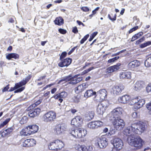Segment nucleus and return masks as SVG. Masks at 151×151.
<instances>
[{"label": "nucleus", "instance_id": "1", "mask_svg": "<svg viewBox=\"0 0 151 151\" xmlns=\"http://www.w3.org/2000/svg\"><path fill=\"white\" fill-rule=\"evenodd\" d=\"M130 125L125 128L123 134L128 137L127 141L129 144L136 149L141 148L142 146L143 142L140 137L136 138L134 133L140 134L145 129V124L141 122L134 121L129 124Z\"/></svg>", "mask_w": 151, "mask_h": 151}, {"label": "nucleus", "instance_id": "2", "mask_svg": "<svg viewBox=\"0 0 151 151\" xmlns=\"http://www.w3.org/2000/svg\"><path fill=\"white\" fill-rule=\"evenodd\" d=\"M108 134H106L105 135L101 137V138H98L97 139V142L96 143L100 148H105L108 145V140L106 137L107 136H110L112 134H114L115 133V130L112 129V131L109 130Z\"/></svg>", "mask_w": 151, "mask_h": 151}, {"label": "nucleus", "instance_id": "3", "mask_svg": "<svg viewBox=\"0 0 151 151\" xmlns=\"http://www.w3.org/2000/svg\"><path fill=\"white\" fill-rule=\"evenodd\" d=\"M78 75H76L72 76L71 74L63 78L58 83L63 81L69 82L68 84L75 85L79 83L82 80V77H78Z\"/></svg>", "mask_w": 151, "mask_h": 151}, {"label": "nucleus", "instance_id": "4", "mask_svg": "<svg viewBox=\"0 0 151 151\" xmlns=\"http://www.w3.org/2000/svg\"><path fill=\"white\" fill-rule=\"evenodd\" d=\"M123 109L119 107L113 110L109 115L108 117H109L110 120L121 118L122 116Z\"/></svg>", "mask_w": 151, "mask_h": 151}, {"label": "nucleus", "instance_id": "5", "mask_svg": "<svg viewBox=\"0 0 151 151\" xmlns=\"http://www.w3.org/2000/svg\"><path fill=\"white\" fill-rule=\"evenodd\" d=\"M70 134L74 137L79 138L85 137L87 134V131L83 128H80L72 130Z\"/></svg>", "mask_w": 151, "mask_h": 151}, {"label": "nucleus", "instance_id": "6", "mask_svg": "<svg viewBox=\"0 0 151 151\" xmlns=\"http://www.w3.org/2000/svg\"><path fill=\"white\" fill-rule=\"evenodd\" d=\"M145 103L144 99H140L138 97H134L131 99L130 104L131 105H134V109H139L142 107Z\"/></svg>", "mask_w": 151, "mask_h": 151}, {"label": "nucleus", "instance_id": "7", "mask_svg": "<svg viewBox=\"0 0 151 151\" xmlns=\"http://www.w3.org/2000/svg\"><path fill=\"white\" fill-rule=\"evenodd\" d=\"M56 117V113L52 111L46 113L43 116V120L45 122H49L53 121Z\"/></svg>", "mask_w": 151, "mask_h": 151}, {"label": "nucleus", "instance_id": "8", "mask_svg": "<svg viewBox=\"0 0 151 151\" xmlns=\"http://www.w3.org/2000/svg\"><path fill=\"white\" fill-rule=\"evenodd\" d=\"M113 122L114 128L116 130H121L124 127L125 124L124 120L121 118L114 119Z\"/></svg>", "mask_w": 151, "mask_h": 151}, {"label": "nucleus", "instance_id": "9", "mask_svg": "<svg viewBox=\"0 0 151 151\" xmlns=\"http://www.w3.org/2000/svg\"><path fill=\"white\" fill-rule=\"evenodd\" d=\"M113 145L115 148L112 149V151H114L115 150L118 151L122 148L123 143L121 139L115 138L113 140Z\"/></svg>", "mask_w": 151, "mask_h": 151}, {"label": "nucleus", "instance_id": "10", "mask_svg": "<svg viewBox=\"0 0 151 151\" xmlns=\"http://www.w3.org/2000/svg\"><path fill=\"white\" fill-rule=\"evenodd\" d=\"M103 122L99 121H93L87 124V127L91 129H94L103 125Z\"/></svg>", "mask_w": 151, "mask_h": 151}, {"label": "nucleus", "instance_id": "11", "mask_svg": "<svg viewBox=\"0 0 151 151\" xmlns=\"http://www.w3.org/2000/svg\"><path fill=\"white\" fill-rule=\"evenodd\" d=\"M108 104H106V102L104 101L100 103L96 109L97 113L99 114H103L105 109L107 107Z\"/></svg>", "mask_w": 151, "mask_h": 151}, {"label": "nucleus", "instance_id": "12", "mask_svg": "<svg viewBox=\"0 0 151 151\" xmlns=\"http://www.w3.org/2000/svg\"><path fill=\"white\" fill-rule=\"evenodd\" d=\"M65 127L63 124H57L54 129L55 133L57 135H60L63 133L65 130Z\"/></svg>", "mask_w": 151, "mask_h": 151}, {"label": "nucleus", "instance_id": "13", "mask_svg": "<svg viewBox=\"0 0 151 151\" xmlns=\"http://www.w3.org/2000/svg\"><path fill=\"white\" fill-rule=\"evenodd\" d=\"M72 61L71 59L67 58L61 60L58 64V66L62 68L64 67H67L70 65Z\"/></svg>", "mask_w": 151, "mask_h": 151}, {"label": "nucleus", "instance_id": "14", "mask_svg": "<svg viewBox=\"0 0 151 151\" xmlns=\"http://www.w3.org/2000/svg\"><path fill=\"white\" fill-rule=\"evenodd\" d=\"M83 119L80 116H77L71 120V124L76 127L81 126L82 123Z\"/></svg>", "mask_w": 151, "mask_h": 151}, {"label": "nucleus", "instance_id": "15", "mask_svg": "<svg viewBox=\"0 0 151 151\" xmlns=\"http://www.w3.org/2000/svg\"><path fill=\"white\" fill-rule=\"evenodd\" d=\"M124 88V86L123 85L115 86L112 88L113 93L116 95L120 94Z\"/></svg>", "mask_w": 151, "mask_h": 151}, {"label": "nucleus", "instance_id": "16", "mask_svg": "<svg viewBox=\"0 0 151 151\" xmlns=\"http://www.w3.org/2000/svg\"><path fill=\"white\" fill-rule=\"evenodd\" d=\"M131 73L129 71H123L121 72L119 74V77L121 79H127L131 78Z\"/></svg>", "mask_w": 151, "mask_h": 151}, {"label": "nucleus", "instance_id": "17", "mask_svg": "<svg viewBox=\"0 0 151 151\" xmlns=\"http://www.w3.org/2000/svg\"><path fill=\"white\" fill-rule=\"evenodd\" d=\"M106 91L105 89H102L97 91L96 96L99 97L101 100H103L106 96Z\"/></svg>", "mask_w": 151, "mask_h": 151}, {"label": "nucleus", "instance_id": "18", "mask_svg": "<svg viewBox=\"0 0 151 151\" xmlns=\"http://www.w3.org/2000/svg\"><path fill=\"white\" fill-rule=\"evenodd\" d=\"M40 109L37 108L29 111L28 115L30 117L33 118L38 115L40 114Z\"/></svg>", "mask_w": 151, "mask_h": 151}, {"label": "nucleus", "instance_id": "19", "mask_svg": "<svg viewBox=\"0 0 151 151\" xmlns=\"http://www.w3.org/2000/svg\"><path fill=\"white\" fill-rule=\"evenodd\" d=\"M120 65V64H118L117 65L108 68L106 69L107 72L108 73H110L116 71L119 69V66Z\"/></svg>", "mask_w": 151, "mask_h": 151}, {"label": "nucleus", "instance_id": "20", "mask_svg": "<svg viewBox=\"0 0 151 151\" xmlns=\"http://www.w3.org/2000/svg\"><path fill=\"white\" fill-rule=\"evenodd\" d=\"M134 85V89L135 91H138L144 87V83L142 81H139L135 83Z\"/></svg>", "mask_w": 151, "mask_h": 151}, {"label": "nucleus", "instance_id": "21", "mask_svg": "<svg viewBox=\"0 0 151 151\" xmlns=\"http://www.w3.org/2000/svg\"><path fill=\"white\" fill-rule=\"evenodd\" d=\"M140 64V62L139 61L134 60L130 62L128 64V66L130 68H133L139 66Z\"/></svg>", "mask_w": 151, "mask_h": 151}, {"label": "nucleus", "instance_id": "22", "mask_svg": "<svg viewBox=\"0 0 151 151\" xmlns=\"http://www.w3.org/2000/svg\"><path fill=\"white\" fill-rule=\"evenodd\" d=\"M20 134L22 137L29 136L31 134L27 127L24 128L20 132Z\"/></svg>", "mask_w": 151, "mask_h": 151}, {"label": "nucleus", "instance_id": "23", "mask_svg": "<svg viewBox=\"0 0 151 151\" xmlns=\"http://www.w3.org/2000/svg\"><path fill=\"white\" fill-rule=\"evenodd\" d=\"M27 127L31 134L36 133L39 129L38 127L36 125L28 126Z\"/></svg>", "mask_w": 151, "mask_h": 151}, {"label": "nucleus", "instance_id": "24", "mask_svg": "<svg viewBox=\"0 0 151 151\" xmlns=\"http://www.w3.org/2000/svg\"><path fill=\"white\" fill-rule=\"evenodd\" d=\"M130 97L128 95H125L119 97L118 99L119 101L122 103H127L129 100Z\"/></svg>", "mask_w": 151, "mask_h": 151}, {"label": "nucleus", "instance_id": "25", "mask_svg": "<svg viewBox=\"0 0 151 151\" xmlns=\"http://www.w3.org/2000/svg\"><path fill=\"white\" fill-rule=\"evenodd\" d=\"M67 93L65 91H63L60 93H58L55 95L53 97L55 99H58L59 98H64L67 96Z\"/></svg>", "mask_w": 151, "mask_h": 151}, {"label": "nucleus", "instance_id": "26", "mask_svg": "<svg viewBox=\"0 0 151 151\" xmlns=\"http://www.w3.org/2000/svg\"><path fill=\"white\" fill-rule=\"evenodd\" d=\"M32 76L31 75H29L28 76H27L24 79H23L22 80L20 81L19 83H18L17 85H20V86L22 87V86L24 85L26 83L30 80Z\"/></svg>", "mask_w": 151, "mask_h": 151}, {"label": "nucleus", "instance_id": "27", "mask_svg": "<svg viewBox=\"0 0 151 151\" xmlns=\"http://www.w3.org/2000/svg\"><path fill=\"white\" fill-rule=\"evenodd\" d=\"M94 113L93 111H89L86 114L85 119L87 121L92 120L94 117Z\"/></svg>", "mask_w": 151, "mask_h": 151}, {"label": "nucleus", "instance_id": "28", "mask_svg": "<svg viewBox=\"0 0 151 151\" xmlns=\"http://www.w3.org/2000/svg\"><path fill=\"white\" fill-rule=\"evenodd\" d=\"M75 148L78 151H87L86 147L84 145H76L75 146Z\"/></svg>", "mask_w": 151, "mask_h": 151}, {"label": "nucleus", "instance_id": "29", "mask_svg": "<svg viewBox=\"0 0 151 151\" xmlns=\"http://www.w3.org/2000/svg\"><path fill=\"white\" fill-rule=\"evenodd\" d=\"M19 58V55L15 53H9L6 55V58L9 60H10L12 58L18 59Z\"/></svg>", "mask_w": 151, "mask_h": 151}, {"label": "nucleus", "instance_id": "30", "mask_svg": "<svg viewBox=\"0 0 151 151\" xmlns=\"http://www.w3.org/2000/svg\"><path fill=\"white\" fill-rule=\"evenodd\" d=\"M96 93V92H93L92 90H87L85 93L84 96L85 98H88L92 96L95 95Z\"/></svg>", "mask_w": 151, "mask_h": 151}, {"label": "nucleus", "instance_id": "31", "mask_svg": "<svg viewBox=\"0 0 151 151\" xmlns=\"http://www.w3.org/2000/svg\"><path fill=\"white\" fill-rule=\"evenodd\" d=\"M57 145V150L63 148L64 146V144L63 142L60 140H55Z\"/></svg>", "mask_w": 151, "mask_h": 151}, {"label": "nucleus", "instance_id": "32", "mask_svg": "<svg viewBox=\"0 0 151 151\" xmlns=\"http://www.w3.org/2000/svg\"><path fill=\"white\" fill-rule=\"evenodd\" d=\"M63 19L61 17L56 18L54 21V22L56 24L58 25H61L63 24Z\"/></svg>", "mask_w": 151, "mask_h": 151}, {"label": "nucleus", "instance_id": "33", "mask_svg": "<svg viewBox=\"0 0 151 151\" xmlns=\"http://www.w3.org/2000/svg\"><path fill=\"white\" fill-rule=\"evenodd\" d=\"M49 149L51 150H57V145L55 140L50 143L48 145Z\"/></svg>", "mask_w": 151, "mask_h": 151}, {"label": "nucleus", "instance_id": "34", "mask_svg": "<svg viewBox=\"0 0 151 151\" xmlns=\"http://www.w3.org/2000/svg\"><path fill=\"white\" fill-rule=\"evenodd\" d=\"M143 34L142 32H140L135 34L132 37L131 41L133 42L141 36L143 35Z\"/></svg>", "mask_w": 151, "mask_h": 151}, {"label": "nucleus", "instance_id": "35", "mask_svg": "<svg viewBox=\"0 0 151 151\" xmlns=\"http://www.w3.org/2000/svg\"><path fill=\"white\" fill-rule=\"evenodd\" d=\"M145 65L147 67H151V56L149 57L145 62Z\"/></svg>", "mask_w": 151, "mask_h": 151}, {"label": "nucleus", "instance_id": "36", "mask_svg": "<svg viewBox=\"0 0 151 151\" xmlns=\"http://www.w3.org/2000/svg\"><path fill=\"white\" fill-rule=\"evenodd\" d=\"M85 90V89L83 87H82V86H81V85H80L76 88L75 90L76 92L79 93L82 92Z\"/></svg>", "mask_w": 151, "mask_h": 151}, {"label": "nucleus", "instance_id": "37", "mask_svg": "<svg viewBox=\"0 0 151 151\" xmlns=\"http://www.w3.org/2000/svg\"><path fill=\"white\" fill-rule=\"evenodd\" d=\"M11 118L6 119L0 124V129L6 125L10 120Z\"/></svg>", "mask_w": 151, "mask_h": 151}, {"label": "nucleus", "instance_id": "38", "mask_svg": "<svg viewBox=\"0 0 151 151\" xmlns=\"http://www.w3.org/2000/svg\"><path fill=\"white\" fill-rule=\"evenodd\" d=\"M29 147L33 146L36 144V141L33 139H29Z\"/></svg>", "mask_w": 151, "mask_h": 151}, {"label": "nucleus", "instance_id": "39", "mask_svg": "<svg viewBox=\"0 0 151 151\" xmlns=\"http://www.w3.org/2000/svg\"><path fill=\"white\" fill-rule=\"evenodd\" d=\"M27 119L26 116H23L20 121V123L21 124H23L27 122Z\"/></svg>", "mask_w": 151, "mask_h": 151}, {"label": "nucleus", "instance_id": "40", "mask_svg": "<svg viewBox=\"0 0 151 151\" xmlns=\"http://www.w3.org/2000/svg\"><path fill=\"white\" fill-rule=\"evenodd\" d=\"M18 83H17L15 84V86L14 87H11V88L9 90V91H13L21 87V86H20V85H17Z\"/></svg>", "mask_w": 151, "mask_h": 151}, {"label": "nucleus", "instance_id": "41", "mask_svg": "<svg viewBox=\"0 0 151 151\" xmlns=\"http://www.w3.org/2000/svg\"><path fill=\"white\" fill-rule=\"evenodd\" d=\"M98 32H93L91 36H90V38L88 40L89 41H91L94 38V37L96 36V35L98 34Z\"/></svg>", "mask_w": 151, "mask_h": 151}, {"label": "nucleus", "instance_id": "42", "mask_svg": "<svg viewBox=\"0 0 151 151\" xmlns=\"http://www.w3.org/2000/svg\"><path fill=\"white\" fill-rule=\"evenodd\" d=\"M119 58V57H115L113 58L109 59L108 61V62L109 63H112L115 62L116 60Z\"/></svg>", "mask_w": 151, "mask_h": 151}, {"label": "nucleus", "instance_id": "43", "mask_svg": "<svg viewBox=\"0 0 151 151\" xmlns=\"http://www.w3.org/2000/svg\"><path fill=\"white\" fill-rule=\"evenodd\" d=\"M67 53L64 51L62 52L61 55H60V60H63V59L67 55Z\"/></svg>", "mask_w": 151, "mask_h": 151}, {"label": "nucleus", "instance_id": "44", "mask_svg": "<svg viewBox=\"0 0 151 151\" xmlns=\"http://www.w3.org/2000/svg\"><path fill=\"white\" fill-rule=\"evenodd\" d=\"M29 139L24 140L22 144V146L24 147H29L28 145L29 144L28 143H29Z\"/></svg>", "mask_w": 151, "mask_h": 151}, {"label": "nucleus", "instance_id": "45", "mask_svg": "<svg viewBox=\"0 0 151 151\" xmlns=\"http://www.w3.org/2000/svg\"><path fill=\"white\" fill-rule=\"evenodd\" d=\"M89 36V34H87L86 36H85L84 37L83 39H81V40L80 43L81 44H82L83 43H84V42L85 41H86L87 40V39H88V38Z\"/></svg>", "mask_w": 151, "mask_h": 151}, {"label": "nucleus", "instance_id": "46", "mask_svg": "<svg viewBox=\"0 0 151 151\" xmlns=\"http://www.w3.org/2000/svg\"><path fill=\"white\" fill-rule=\"evenodd\" d=\"M17 88V89L15 91H14V92L15 93H19L21 92L24 89V87H20V88Z\"/></svg>", "mask_w": 151, "mask_h": 151}, {"label": "nucleus", "instance_id": "47", "mask_svg": "<svg viewBox=\"0 0 151 151\" xmlns=\"http://www.w3.org/2000/svg\"><path fill=\"white\" fill-rule=\"evenodd\" d=\"M81 9L84 12H88L89 10V8L87 6H83L81 7Z\"/></svg>", "mask_w": 151, "mask_h": 151}, {"label": "nucleus", "instance_id": "48", "mask_svg": "<svg viewBox=\"0 0 151 151\" xmlns=\"http://www.w3.org/2000/svg\"><path fill=\"white\" fill-rule=\"evenodd\" d=\"M138 26H136L131 29L129 31V34L132 33L133 31H135L138 29Z\"/></svg>", "mask_w": 151, "mask_h": 151}, {"label": "nucleus", "instance_id": "49", "mask_svg": "<svg viewBox=\"0 0 151 151\" xmlns=\"http://www.w3.org/2000/svg\"><path fill=\"white\" fill-rule=\"evenodd\" d=\"M13 128L12 127H9L6 129L5 132H7L9 134L10 132H11L13 130Z\"/></svg>", "mask_w": 151, "mask_h": 151}, {"label": "nucleus", "instance_id": "50", "mask_svg": "<svg viewBox=\"0 0 151 151\" xmlns=\"http://www.w3.org/2000/svg\"><path fill=\"white\" fill-rule=\"evenodd\" d=\"M108 17L110 20L112 21H115L116 20V14H115L114 16V17L112 18H111L110 15L109 14L108 15Z\"/></svg>", "mask_w": 151, "mask_h": 151}, {"label": "nucleus", "instance_id": "51", "mask_svg": "<svg viewBox=\"0 0 151 151\" xmlns=\"http://www.w3.org/2000/svg\"><path fill=\"white\" fill-rule=\"evenodd\" d=\"M59 32L61 34H64L66 32V31L63 29L60 28L58 29Z\"/></svg>", "mask_w": 151, "mask_h": 151}, {"label": "nucleus", "instance_id": "52", "mask_svg": "<svg viewBox=\"0 0 151 151\" xmlns=\"http://www.w3.org/2000/svg\"><path fill=\"white\" fill-rule=\"evenodd\" d=\"M146 89L147 92L149 93L151 91V84H149L146 88Z\"/></svg>", "mask_w": 151, "mask_h": 151}, {"label": "nucleus", "instance_id": "53", "mask_svg": "<svg viewBox=\"0 0 151 151\" xmlns=\"http://www.w3.org/2000/svg\"><path fill=\"white\" fill-rule=\"evenodd\" d=\"M72 32L76 34L78 32V30L76 27H73Z\"/></svg>", "mask_w": 151, "mask_h": 151}, {"label": "nucleus", "instance_id": "54", "mask_svg": "<svg viewBox=\"0 0 151 151\" xmlns=\"http://www.w3.org/2000/svg\"><path fill=\"white\" fill-rule=\"evenodd\" d=\"M143 39L142 38H141L136 41L135 44L136 45L139 44L141 42H143Z\"/></svg>", "mask_w": 151, "mask_h": 151}, {"label": "nucleus", "instance_id": "55", "mask_svg": "<svg viewBox=\"0 0 151 151\" xmlns=\"http://www.w3.org/2000/svg\"><path fill=\"white\" fill-rule=\"evenodd\" d=\"M54 83H52L47 85L43 88L42 90H44L46 89L47 88L50 87L51 86L54 85Z\"/></svg>", "mask_w": 151, "mask_h": 151}, {"label": "nucleus", "instance_id": "56", "mask_svg": "<svg viewBox=\"0 0 151 151\" xmlns=\"http://www.w3.org/2000/svg\"><path fill=\"white\" fill-rule=\"evenodd\" d=\"M77 46H75L73 48H72L70 51L68 52V55H70L75 50V49L76 48Z\"/></svg>", "mask_w": 151, "mask_h": 151}, {"label": "nucleus", "instance_id": "57", "mask_svg": "<svg viewBox=\"0 0 151 151\" xmlns=\"http://www.w3.org/2000/svg\"><path fill=\"white\" fill-rule=\"evenodd\" d=\"M1 132L2 136L3 137H5L9 134L7 132H5V130H4L2 132H0V133Z\"/></svg>", "mask_w": 151, "mask_h": 151}, {"label": "nucleus", "instance_id": "58", "mask_svg": "<svg viewBox=\"0 0 151 151\" xmlns=\"http://www.w3.org/2000/svg\"><path fill=\"white\" fill-rule=\"evenodd\" d=\"M9 85H8L6 87H4V89L2 90L3 92H5L7 91L9 88Z\"/></svg>", "mask_w": 151, "mask_h": 151}, {"label": "nucleus", "instance_id": "59", "mask_svg": "<svg viewBox=\"0 0 151 151\" xmlns=\"http://www.w3.org/2000/svg\"><path fill=\"white\" fill-rule=\"evenodd\" d=\"M132 117L133 118H136L137 117V113L136 112H133L132 115Z\"/></svg>", "mask_w": 151, "mask_h": 151}, {"label": "nucleus", "instance_id": "60", "mask_svg": "<svg viewBox=\"0 0 151 151\" xmlns=\"http://www.w3.org/2000/svg\"><path fill=\"white\" fill-rule=\"evenodd\" d=\"M146 107L148 110H151V103L147 104Z\"/></svg>", "mask_w": 151, "mask_h": 151}, {"label": "nucleus", "instance_id": "61", "mask_svg": "<svg viewBox=\"0 0 151 151\" xmlns=\"http://www.w3.org/2000/svg\"><path fill=\"white\" fill-rule=\"evenodd\" d=\"M50 91H47V92H46V93H44V96L45 97H47L48 98L49 97V95L50 94Z\"/></svg>", "mask_w": 151, "mask_h": 151}, {"label": "nucleus", "instance_id": "62", "mask_svg": "<svg viewBox=\"0 0 151 151\" xmlns=\"http://www.w3.org/2000/svg\"><path fill=\"white\" fill-rule=\"evenodd\" d=\"M41 102V100H39L38 101H37L36 103H35V104H34L33 105V106H34V107H35V106H36L37 105L40 104Z\"/></svg>", "mask_w": 151, "mask_h": 151}, {"label": "nucleus", "instance_id": "63", "mask_svg": "<svg viewBox=\"0 0 151 151\" xmlns=\"http://www.w3.org/2000/svg\"><path fill=\"white\" fill-rule=\"evenodd\" d=\"M46 77L45 76H42L40 77L37 80H36V81H40L41 80H43V79H44Z\"/></svg>", "mask_w": 151, "mask_h": 151}, {"label": "nucleus", "instance_id": "64", "mask_svg": "<svg viewBox=\"0 0 151 151\" xmlns=\"http://www.w3.org/2000/svg\"><path fill=\"white\" fill-rule=\"evenodd\" d=\"M146 47L151 45V42L148 41L144 43Z\"/></svg>", "mask_w": 151, "mask_h": 151}]
</instances>
